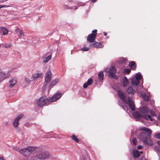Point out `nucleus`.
Listing matches in <instances>:
<instances>
[{"mask_svg":"<svg viewBox=\"0 0 160 160\" xmlns=\"http://www.w3.org/2000/svg\"><path fill=\"white\" fill-rule=\"evenodd\" d=\"M13 149L15 150V151H17L19 152V148H18V147H15L13 148Z\"/></svg>","mask_w":160,"mask_h":160,"instance_id":"41","label":"nucleus"},{"mask_svg":"<svg viewBox=\"0 0 160 160\" xmlns=\"http://www.w3.org/2000/svg\"><path fill=\"white\" fill-rule=\"evenodd\" d=\"M90 47L96 48H103V45L101 42L99 43L98 42H95L94 43L90 44Z\"/></svg>","mask_w":160,"mask_h":160,"instance_id":"11","label":"nucleus"},{"mask_svg":"<svg viewBox=\"0 0 160 160\" xmlns=\"http://www.w3.org/2000/svg\"><path fill=\"white\" fill-rule=\"evenodd\" d=\"M52 58V55H49L46 58V60L44 61L43 62L46 63L49 60L51 59Z\"/></svg>","mask_w":160,"mask_h":160,"instance_id":"29","label":"nucleus"},{"mask_svg":"<svg viewBox=\"0 0 160 160\" xmlns=\"http://www.w3.org/2000/svg\"><path fill=\"white\" fill-rule=\"evenodd\" d=\"M11 7L10 5H0V8H7Z\"/></svg>","mask_w":160,"mask_h":160,"instance_id":"38","label":"nucleus"},{"mask_svg":"<svg viewBox=\"0 0 160 160\" xmlns=\"http://www.w3.org/2000/svg\"><path fill=\"white\" fill-rule=\"evenodd\" d=\"M24 36V35L23 32H22V31H20L19 35L18 37L20 38H23Z\"/></svg>","mask_w":160,"mask_h":160,"instance_id":"30","label":"nucleus"},{"mask_svg":"<svg viewBox=\"0 0 160 160\" xmlns=\"http://www.w3.org/2000/svg\"><path fill=\"white\" fill-rule=\"evenodd\" d=\"M129 65L131 67L132 69L135 70L136 68V64L134 61H131L129 63Z\"/></svg>","mask_w":160,"mask_h":160,"instance_id":"20","label":"nucleus"},{"mask_svg":"<svg viewBox=\"0 0 160 160\" xmlns=\"http://www.w3.org/2000/svg\"><path fill=\"white\" fill-rule=\"evenodd\" d=\"M154 137L158 139H160V133L156 134L154 135Z\"/></svg>","mask_w":160,"mask_h":160,"instance_id":"36","label":"nucleus"},{"mask_svg":"<svg viewBox=\"0 0 160 160\" xmlns=\"http://www.w3.org/2000/svg\"><path fill=\"white\" fill-rule=\"evenodd\" d=\"M10 87L11 88L13 87L17 82V81L15 78H12L9 80Z\"/></svg>","mask_w":160,"mask_h":160,"instance_id":"15","label":"nucleus"},{"mask_svg":"<svg viewBox=\"0 0 160 160\" xmlns=\"http://www.w3.org/2000/svg\"><path fill=\"white\" fill-rule=\"evenodd\" d=\"M6 124H8V122H6Z\"/></svg>","mask_w":160,"mask_h":160,"instance_id":"56","label":"nucleus"},{"mask_svg":"<svg viewBox=\"0 0 160 160\" xmlns=\"http://www.w3.org/2000/svg\"><path fill=\"white\" fill-rule=\"evenodd\" d=\"M0 160H4L3 157H0Z\"/></svg>","mask_w":160,"mask_h":160,"instance_id":"48","label":"nucleus"},{"mask_svg":"<svg viewBox=\"0 0 160 160\" xmlns=\"http://www.w3.org/2000/svg\"><path fill=\"white\" fill-rule=\"evenodd\" d=\"M97 34H90L88 35L87 38V41L88 42L92 43L94 42Z\"/></svg>","mask_w":160,"mask_h":160,"instance_id":"7","label":"nucleus"},{"mask_svg":"<svg viewBox=\"0 0 160 160\" xmlns=\"http://www.w3.org/2000/svg\"><path fill=\"white\" fill-rule=\"evenodd\" d=\"M72 9H74L75 10H76V9H78V8L76 6H73V7H72Z\"/></svg>","mask_w":160,"mask_h":160,"instance_id":"44","label":"nucleus"},{"mask_svg":"<svg viewBox=\"0 0 160 160\" xmlns=\"http://www.w3.org/2000/svg\"><path fill=\"white\" fill-rule=\"evenodd\" d=\"M141 76L139 74H137L135 76V79L137 81L140 82V80L141 79Z\"/></svg>","mask_w":160,"mask_h":160,"instance_id":"28","label":"nucleus"},{"mask_svg":"<svg viewBox=\"0 0 160 160\" xmlns=\"http://www.w3.org/2000/svg\"><path fill=\"white\" fill-rule=\"evenodd\" d=\"M83 160H86V159L85 158H84Z\"/></svg>","mask_w":160,"mask_h":160,"instance_id":"57","label":"nucleus"},{"mask_svg":"<svg viewBox=\"0 0 160 160\" xmlns=\"http://www.w3.org/2000/svg\"><path fill=\"white\" fill-rule=\"evenodd\" d=\"M49 157V154L48 152L45 151H39L36 155V158L41 160L47 159Z\"/></svg>","mask_w":160,"mask_h":160,"instance_id":"4","label":"nucleus"},{"mask_svg":"<svg viewBox=\"0 0 160 160\" xmlns=\"http://www.w3.org/2000/svg\"><path fill=\"white\" fill-rule=\"evenodd\" d=\"M116 72V69H115V67H112L110 68L108 72L109 73L110 76L112 78H117V76L115 75Z\"/></svg>","mask_w":160,"mask_h":160,"instance_id":"8","label":"nucleus"},{"mask_svg":"<svg viewBox=\"0 0 160 160\" xmlns=\"http://www.w3.org/2000/svg\"><path fill=\"white\" fill-rule=\"evenodd\" d=\"M126 92L128 94L132 95L134 94L136 92L133 87L131 86H129L127 88Z\"/></svg>","mask_w":160,"mask_h":160,"instance_id":"12","label":"nucleus"},{"mask_svg":"<svg viewBox=\"0 0 160 160\" xmlns=\"http://www.w3.org/2000/svg\"><path fill=\"white\" fill-rule=\"evenodd\" d=\"M124 71L125 72V73L128 74L129 73L131 72V70L130 69L126 68L124 69Z\"/></svg>","mask_w":160,"mask_h":160,"instance_id":"34","label":"nucleus"},{"mask_svg":"<svg viewBox=\"0 0 160 160\" xmlns=\"http://www.w3.org/2000/svg\"><path fill=\"white\" fill-rule=\"evenodd\" d=\"M98 76L99 79L100 81L102 80L104 77L103 72V71H101L98 74Z\"/></svg>","mask_w":160,"mask_h":160,"instance_id":"24","label":"nucleus"},{"mask_svg":"<svg viewBox=\"0 0 160 160\" xmlns=\"http://www.w3.org/2000/svg\"><path fill=\"white\" fill-rule=\"evenodd\" d=\"M71 138L76 142H79V140L77 138V137L74 134L72 135L71 136Z\"/></svg>","mask_w":160,"mask_h":160,"instance_id":"25","label":"nucleus"},{"mask_svg":"<svg viewBox=\"0 0 160 160\" xmlns=\"http://www.w3.org/2000/svg\"><path fill=\"white\" fill-rule=\"evenodd\" d=\"M128 83V79L126 76H124L123 80V86L126 87Z\"/></svg>","mask_w":160,"mask_h":160,"instance_id":"21","label":"nucleus"},{"mask_svg":"<svg viewBox=\"0 0 160 160\" xmlns=\"http://www.w3.org/2000/svg\"><path fill=\"white\" fill-rule=\"evenodd\" d=\"M93 83V80L91 78H89L87 82L84 83L83 86L84 88H85L88 87V85H91Z\"/></svg>","mask_w":160,"mask_h":160,"instance_id":"14","label":"nucleus"},{"mask_svg":"<svg viewBox=\"0 0 160 160\" xmlns=\"http://www.w3.org/2000/svg\"><path fill=\"white\" fill-rule=\"evenodd\" d=\"M1 31L2 34L4 35H7L8 33V29L4 27H1Z\"/></svg>","mask_w":160,"mask_h":160,"instance_id":"22","label":"nucleus"},{"mask_svg":"<svg viewBox=\"0 0 160 160\" xmlns=\"http://www.w3.org/2000/svg\"><path fill=\"white\" fill-rule=\"evenodd\" d=\"M62 95L59 92L55 94L53 96L48 99L46 97H42L37 100L35 102V104L38 106L42 107L45 104H48L49 102L56 101L59 99L61 97Z\"/></svg>","mask_w":160,"mask_h":160,"instance_id":"2","label":"nucleus"},{"mask_svg":"<svg viewBox=\"0 0 160 160\" xmlns=\"http://www.w3.org/2000/svg\"><path fill=\"white\" fill-rule=\"evenodd\" d=\"M19 124V121L15 120L14 122H13V126L15 128H18Z\"/></svg>","mask_w":160,"mask_h":160,"instance_id":"26","label":"nucleus"},{"mask_svg":"<svg viewBox=\"0 0 160 160\" xmlns=\"http://www.w3.org/2000/svg\"><path fill=\"white\" fill-rule=\"evenodd\" d=\"M142 152H139L137 150L133 151L132 155L133 157L135 158H138L140 156V153H142Z\"/></svg>","mask_w":160,"mask_h":160,"instance_id":"16","label":"nucleus"},{"mask_svg":"<svg viewBox=\"0 0 160 160\" xmlns=\"http://www.w3.org/2000/svg\"><path fill=\"white\" fill-rule=\"evenodd\" d=\"M142 148V147L140 145H139L137 147V148L139 150L141 149Z\"/></svg>","mask_w":160,"mask_h":160,"instance_id":"43","label":"nucleus"},{"mask_svg":"<svg viewBox=\"0 0 160 160\" xmlns=\"http://www.w3.org/2000/svg\"><path fill=\"white\" fill-rule=\"evenodd\" d=\"M140 130L144 131L145 132H141L139 134L141 140L146 145H152L153 141L151 138L152 131L145 127L141 128Z\"/></svg>","mask_w":160,"mask_h":160,"instance_id":"1","label":"nucleus"},{"mask_svg":"<svg viewBox=\"0 0 160 160\" xmlns=\"http://www.w3.org/2000/svg\"><path fill=\"white\" fill-rule=\"evenodd\" d=\"M157 143L159 145V146H160V141L158 142Z\"/></svg>","mask_w":160,"mask_h":160,"instance_id":"50","label":"nucleus"},{"mask_svg":"<svg viewBox=\"0 0 160 160\" xmlns=\"http://www.w3.org/2000/svg\"><path fill=\"white\" fill-rule=\"evenodd\" d=\"M11 46V44L10 43H7L5 45H4L2 44H0V47H2L5 48H8L10 47Z\"/></svg>","mask_w":160,"mask_h":160,"instance_id":"27","label":"nucleus"},{"mask_svg":"<svg viewBox=\"0 0 160 160\" xmlns=\"http://www.w3.org/2000/svg\"><path fill=\"white\" fill-rule=\"evenodd\" d=\"M133 144L135 145L136 146L137 145V140L136 138H134L132 140Z\"/></svg>","mask_w":160,"mask_h":160,"instance_id":"31","label":"nucleus"},{"mask_svg":"<svg viewBox=\"0 0 160 160\" xmlns=\"http://www.w3.org/2000/svg\"><path fill=\"white\" fill-rule=\"evenodd\" d=\"M158 119L160 121V115L158 116Z\"/></svg>","mask_w":160,"mask_h":160,"instance_id":"51","label":"nucleus"},{"mask_svg":"<svg viewBox=\"0 0 160 160\" xmlns=\"http://www.w3.org/2000/svg\"><path fill=\"white\" fill-rule=\"evenodd\" d=\"M131 83L133 86H137L140 83L139 81H137L135 78H132L131 80Z\"/></svg>","mask_w":160,"mask_h":160,"instance_id":"19","label":"nucleus"},{"mask_svg":"<svg viewBox=\"0 0 160 160\" xmlns=\"http://www.w3.org/2000/svg\"><path fill=\"white\" fill-rule=\"evenodd\" d=\"M157 151H158L159 152V149H157Z\"/></svg>","mask_w":160,"mask_h":160,"instance_id":"55","label":"nucleus"},{"mask_svg":"<svg viewBox=\"0 0 160 160\" xmlns=\"http://www.w3.org/2000/svg\"><path fill=\"white\" fill-rule=\"evenodd\" d=\"M19 32V29L18 28H17V29L15 30V32L16 33H18Z\"/></svg>","mask_w":160,"mask_h":160,"instance_id":"45","label":"nucleus"},{"mask_svg":"<svg viewBox=\"0 0 160 160\" xmlns=\"http://www.w3.org/2000/svg\"><path fill=\"white\" fill-rule=\"evenodd\" d=\"M24 79L26 83H27V84H29L31 82V80L27 77H25Z\"/></svg>","mask_w":160,"mask_h":160,"instance_id":"33","label":"nucleus"},{"mask_svg":"<svg viewBox=\"0 0 160 160\" xmlns=\"http://www.w3.org/2000/svg\"><path fill=\"white\" fill-rule=\"evenodd\" d=\"M128 105L132 111H134L135 109V106L134 102L132 101V99L128 97ZM128 102H127V103Z\"/></svg>","mask_w":160,"mask_h":160,"instance_id":"10","label":"nucleus"},{"mask_svg":"<svg viewBox=\"0 0 160 160\" xmlns=\"http://www.w3.org/2000/svg\"><path fill=\"white\" fill-rule=\"evenodd\" d=\"M134 116L138 118L142 117L143 118L147 120H150L151 121H153V119L152 118L151 116L149 115H143L138 112H136L134 113Z\"/></svg>","mask_w":160,"mask_h":160,"instance_id":"5","label":"nucleus"},{"mask_svg":"<svg viewBox=\"0 0 160 160\" xmlns=\"http://www.w3.org/2000/svg\"><path fill=\"white\" fill-rule=\"evenodd\" d=\"M140 93L141 95L145 101H148L149 97L147 96L146 93L144 92H141Z\"/></svg>","mask_w":160,"mask_h":160,"instance_id":"17","label":"nucleus"},{"mask_svg":"<svg viewBox=\"0 0 160 160\" xmlns=\"http://www.w3.org/2000/svg\"><path fill=\"white\" fill-rule=\"evenodd\" d=\"M127 61V59L125 58H122L121 60V62L122 63H125Z\"/></svg>","mask_w":160,"mask_h":160,"instance_id":"37","label":"nucleus"},{"mask_svg":"<svg viewBox=\"0 0 160 160\" xmlns=\"http://www.w3.org/2000/svg\"><path fill=\"white\" fill-rule=\"evenodd\" d=\"M118 97L120 98L124 102L127 103V101L126 99V96L123 92L121 90H118L117 91Z\"/></svg>","mask_w":160,"mask_h":160,"instance_id":"9","label":"nucleus"},{"mask_svg":"<svg viewBox=\"0 0 160 160\" xmlns=\"http://www.w3.org/2000/svg\"><path fill=\"white\" fill-rule=\"evenodd\" d=\"M65 8V9H71L72 8V7H69L67 5H65L64 7Z\"/></svg>","mask_w":160,"mask_h":160,"instance_id":"39","label":"nucleus"},{"mask_svg":"<svg viewBox=\"0 0 160 160\" xmlns=\"http://www.w3.org/2000/svg\"><path fill=\"white\" fill-rule=\"evenodd\" d=\"M59 82V79H55L51 82L49 86V88H52L57 83Z\"/></svg>","mask_w":160,"mask_h":160,"instance_id":"18","label":"nucleus"},{"mask_svg":"<svg viewBox=\"0 0 160 160\" xmlns=\"http://www.w3.org/2000/svg\"><path fill=\"white\" fill-rule=\"evenodd\" d=\"M42 75V73H35L32 75V77L34 79H36L38 78H41Z\"/></svg>","mask_w":160,"mask_h":160,"instance_id":"23","label":"nucleus"},{"mask_svg":"<svg viewBox=\"0 0 160 160\" xmlns=\"http://www.w3.org/2000/svg\"><path fill=\"white\" fill-rule=\"evenodd\" d=\"M23 116V114H21L19 115H18L16 118V120H18V121H19V120L22 118Z\"/></svg>","mask_w":160,"mask_h":160,"instance_id":"32","label":"nucleus"},{"mask_svg":"<svg viewBox=\"0 0 160 160\" xmlns=\"http://www.w3.org/2000/svg\"><path fill=\"white\" fill-rule=\"evenodd\" d=\"M137 91L138 92H139V89H138V88L137 89Z\"/></svg>","mask_w":160,"mask_h":160,"instance_id":"52","label":"nucleus"},{"mask_svg":"<svg viewBox=\"0 0 160 160\" xmlns=\"http://www.w3.org/2000/svg\"><path fill=\"white\" fill-rule=\"evenodd\" d=\"M82 50L85 51H87L89 50V48L88 47H83L82 48Z\"/></svg>","mask_w":160,"mask_h":160,"instance_id":"35","label":"nucleus"},{"mask_svg":"<svg viewBox=\"0 0 160 160\" xmlns=\"http://www.w3.org/2000/svg\"><path fill=\"white\" fill-rule=\"evenodd\" d=\"M7 0H2L0 1V4L1 3H2L4 2H5Z\"/></svg>","mask_w":160,"mask_h":160,"instance_id":"46","label":"nucleus"},{"mask_svg":"<svg viewBox=\"0 0 160 160\" xmlns=\"http://www.w3.org/2000/svg\"><path fill=\"white\" fill-rule=\"evenodd\" d=\"M137 91L138 92H139V89H138V88L137 89Z\"/></svg>","mask_w":160,"mask_h":160,"instance_id":"53","label":"nucleus"},{"mask_svg":"<svg viewBox=\"0 0 160 160\" xmlns=\"http://www.w3.org/2000/svg\"><path fill=\"white\" fill-rule=\"evenodd\" d=\"M97 32V30L96 29H94L92 31V34H97L96 33Z\"/></svg>","mask_w":160,"mask_h":160,"instance_id":"42","label":"nucleus"},{"mask_svg":"<svg viewBox=\"0 0 160 160\" xmlns=\"http://www.w3.org/2000/svg\"><path fill=\"white\" fill-rule=\"evenodd\" d=\"M103 33L104 36H106L107 35V33L105 32H103Z\"/></svg>","mask_w":160,"mask_h":160,"instance_id":"49","label":"nucleus"},{"mask_svg":"<svg viewBox=\"0 0 160 160\" xmlns=\"http://www.w3.org/2000/svg\"><path fill=\"white\" fill-rule=\"evenodd\" d=\"M52 78V73L50 71H49L46 73L45 76V83L44 85H47L49 83Z\"/></svg>","mask_w":160,"mask_h":160,"instance_id":"6","label":"nucleus"},{"mask_svg":"<svg viewBox=\"0 0 160 160\" xmlns=\"http://www.w3.org/2000/svg\"><path fill=\"white\" fill-rule=\"evenodd\" d=\"M97 0H91V2L94 3H95V2H96V1Z\"/></svg>","mask_w":160,"mask_h":160,"instance_id":"47","label":"nucleus"},{"mask_svg":"<svg viewBox=\"0 0 160 160\" xmlns=\"http://www.w3.org/2000/svg\"><path fill=\"white\" fill-rule=\"evenodd\" d=\"M150 114L153 116H155V112L152 110L150 111Z\"/></svg>","mask_w":160,"mask_h":160,"instance_id":"40","label":"nucleus"},{"mask_svg":"<svg viewBox=\"0 0 160 160\" xmlns=\"http://www.w3.org/2000/svg\"><path fill=\"white\" fill-rule=\"evenodd\" d=\"M36 148L34 147H29L28 148H25L21 149L19 150V152L21 154L25 156H28L31 154V153L34 152Z\"/></svg>","mask_w":160,"mask_h":160,"instance_id":"3","label":"nucleus"},{"mask_svg":"<svg viewBox=\"0 0 160 160\" xmlns=\"http://www.w3.org/2000/svg\"><path fill=\"white\" fill-rule=\"evenodd\" d=\"M139 111L140 112L145 114L149 112V108L146 106H143L141 108Z\"/></svg>","mask_w":160,"mask_h":160,"instance_id":"13","label":"nucleus"},{"mask_svg":"<svg viewBox=\"0 0 160 160\" xmlns=\"http://www.w3.org/2000/svg\"><path fill=\"white\" fill-rule=\"evenodd\" d=\"M69 2H72V0H68Z\"/></svg>","mask_w":160,"mask_h":160,"instance_id":"54","label":"nucleus"}]
</instances>
